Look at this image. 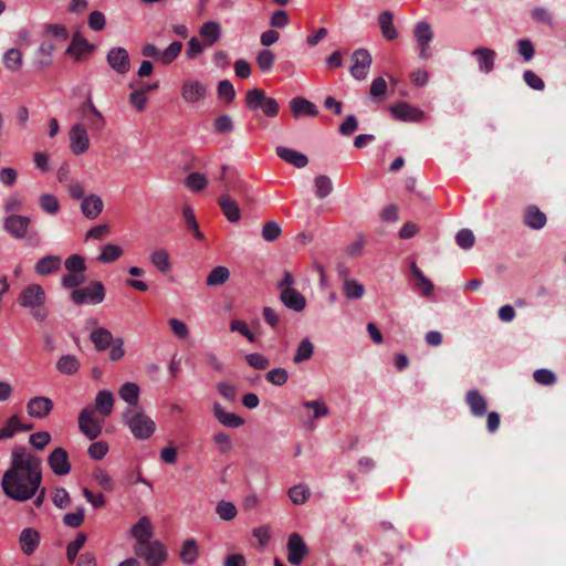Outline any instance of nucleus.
I'll use <instances>...</instances> for the list:
<instances>
[{"label": "nucleus", "mask_w": 566, "mask_h": 566, "mask_svg": "<svg viewBox=\"0 0 566 566\" xmlns=\"http://www.w3.org/2000/svg\"><path fill=\"white\" fill-rule=\"evenodd\" d=\"M42 481L41 459L24 447L17 446L11 452L10 468L1 481L3 493L11 500L25 502L38 493Z\"/></svg>", "instance_id": "obj_1"}, {"label": "nucleus", "mask_w": 566, "mask_h": 566, "mask_svg": "<svg viewBox=\"0 0 566 566\" xmlns=\"http://www.w3.org/2000/svg\"><path fill=\"white\" fill-rule=\"evenodd\" d=\"M123 421L137 440L149 439L156 430L155 421L144 412L143 408H126L123 412Z\"/></svg>", "instance_id": "obj_2"}, {"label": "nucleus", "mask_w": 566, "mask_h": 566, "mask_svg": "<svg viewBox=\"0 0 566 566\" xmlns=\"http://www.w3.org/2000/svg\"><path fill=\"white\" fill-rule=\"evenodd\" d=\"M31 219L18 213L8 214L3 220V230L13 239H25L27 244L38 247L41 238L36 231L29 232Z\"/></svg>", "instance_id": "obj_3"}, {"label": "nucleus", "mask_w": 566, "mask_h": 566, "mask_svg": "<svg viewBox=\"0 0 566 566\" xmlns=\"http://www.w3.org/2000/svg\"><path fill=\"white\" fill-rule=\"evenodd\" d=\"M245 106L249 111L256 113L261 111L266 117H276L280 113L279 102L266 95L265 91L259 87L249 90L244 98Z\"/></svg>", "instance_id": "obj_4"}, {"label": "nucleus", "mask_w": 566, "mask_h": 566, "mask_svg": "<svg viewBox=\"0 0 566 566\" xmlns=\"http://www.w3.org/2000/svg\"><path fill=\"white\" fill-rule=\"evenodd\" d=\"M105 298V287L99 281L91 282L88 285L73 290L70 300L76 304H99Z\"/></svg>", "instance_id": "obj_5"}, {"label": "nucleus", "mask_w": 566, "mask_h": 566, "mask_svg": "<svg viewBox=\"0 0 566 566\" xmlns=\"http://www.w3.org/2000/svg\"><path fill=\"white\" fill-rule=\"evenodd\" d=\"M135 553L146 564H164L168 556L166 546L159 541L136 545Z\"/></svg>", "instance_id": "obj_6"}, {"label": "nucleus", "mask_w": 566, "mask_h": 566, "mask_svg": "<svg viewBox=\"0 0 566 566\" xmlns=\"http://www.w3.org/2000/svg\"><path fill=\"white\" fill-rule=\"evenodd\" d=\"M46 294L40 284H29L19 294L18 303L23 308L42 307L45 304Z\"/></svg>", "instance_id": "obj_7"}, {"label": "nucleus", "mask_w": 566, "mask_h": 566, "mask_svg": "<svg viewBox=\"0 0 566 566\" xmlns=\"http://www.w3.org/2000/svg\"><path fill=\"white\" fill-rule=\"evenodd\" d=\"M78 428L90 440H95L102 433V421L94 417L92 407H85L78 415Z\"/></svg>", "instance_id": "obj_8"}, {"label": "nucleus", "mask_w": 566, "mask_h": 566, "mask_svg": "<svg viewBox=\"0 0 566 566\" xmlns=\"http://www.w3.org/2000/svg\"><path fill=\"white\" fill-rule=\"evenodd\" d=\"M180 94L187 104H196L206 98L207 85L199 80L187 78L181 85Z\"/></svg>", "instance_id": "obj_9"}, {"label": "nucleus", "mask_w": 566, "mask_h": 566, "mask_svg": "<svg viewBox=\"0 0 566 566\" xmlns=\"http://www.w3.org/2000/svg\"><path fill=\"white\" fill-rule=\"evenodd\" d=\"M95 46L91 44L80 32H75L71 39L69 46L65 50V54L80 62L85 56L92 54Z\"/></svg>", "instance_id": "obj_10"}, {"label": "nucleus", "mask_w": 566, "mask_h": 566, "mask_svg": "<svg viewBox=\"0 0 566 566\" xmlns=\"http://www.w3.org/2000/svg\"><path fill=\"white\" fill-rule=\"evenodd\" d=\"M352 60V76L358 81L365 80L373 62L370 53L366 49H358L354 51Z\"/></svg>", "instance_id": "obj_11"}, {"label": "nucleus", "mask_w": 566, "mask_h": 566, "mask_svg": "<svg viewBox=\"0 0 566 566\" xmlns=\"http://www.w3.org/2000/svg\"><path fill=\"white\" fill-rule=\"evenodd\" d=\"M48 464L55 475L63 476L71 472L72 465L67 451L62 448H55L48 457Z\"/></svg>", "instance_id": "obj_12"}, {"label": "nucleus", "mask_w": 566, "mask_h": 566, "mask_svg": "<svg viewBox=\"0 0 566 566\" xmlns=\"http://www.w3.org/2000/svg\"><path fill=\"white\" fill-rule=\"evenodd\" d=\"M392 117L401 122L418 123L424 117V113L406 102H399L389 107Z\"/></svg>", "instance_id": "obj_13"}, {"label": "nucleus", "mask_w": 566, "mask_h": 566, "mask_svg": "<svg viewBox=\"0 0 566 566\" xmlns=\"http://www.w3.org/2000/svg\"><path fill=\"white\" fill-rule=\"evenodd\" d=\"M107 64L118 74H126L130 70L128 51L122 46L112 48L106 54Z\"/></svg>", "instance_id": "obj_14"}, {"label": "nucleus", "mask_w": 566, "mask_h": 566, "mask_svg": "<svg viewBox=\"0 0 566 566\" xmlns=\"http://www.w3.org/2000/svg\"><path fill=\"white\" fill-rule=\"evenodd\" d=\"M287 560L292 565H300L308 554V548L300 534L293 533L287 539Z\"/></svg>", "instance_id": "obj_15"}, {"label": "nucleus", "mask_w": 566, "mask_h": 566, "mask_svg": "<svg viewBox=\"0 0 566 566\" xmlns=\"http://www.w3.org/2000/svg\"><path fill=\"white\" fill-rule=\"evenodd\" d=\"M53 401L49 397L36 396L31 398L27 403V412L31 418L43 419L53 410Z\"/></svg>", "instance_id": "obj_16"}, {"label": "nucleus", "mask_w": 566, "mask_h": 566, "mask_svg": "<svg viewBox=\"0 0 566 566\" xmlns=\"http://www.w3.org/2000/svg\"><path fill=\"white\" fill-rule=\"evenodd\" d=\"M90 147L86 128L82 124H75L70 129V148L74 155L84 154Z\"/></svg>", "instance_id": "obj_17"}, {"label": "nucleus", "mask_w": 566, "mask_h": 566, "mask_svg": "<svg viewBox=\"0 0 566 566\" xmlns=\"http://www.w3.org/2000/svg\"><path fill=\"white\" fill-rule=\"evenodd\" d=\"M289 107L294 118L316 117L318 115L317 106L303 96L293 97L289 102Z\"/></svg>", "instance_id": "obj_18"}, {"label": "nucleus", "mask_w": 566, "mask_h": 566, "mask_svg": "<svg viewBox=\"0 0 566 566\" xmlns=\"http://www.w3.org/2000/svg\"><path fill=\"white\" fill-rule=\"evenodd\" d=\"M62 258L56 254H49L39 259L34 264V272L38 275L46 276L60 272Z\"/></svg>", "instance_id": "obj_19"}, {"label": "nucleus", "mask_w": 566, "mask_h": 566, "mask_svg": "<svg viewBox=\"0 0 566 566\" xmlns=\"http://www.w3.org/2000/svg\"><path fill=\"white\" fill-rule=\"evenodd\" d=\"M547 222L546 214L535 205H528L523 211V223L533 230H541Z\"/></svg>", "instance_id": "obj_20"}, {"label": "nucleus", "mask_w": 566, "mask_h": 566, "mask_svg": "<svg viewBox=\"0 0 566 566\" xmlns=\"http://www.w3.org/2000/svg\"><path fill=\"white\" fill-rule=\"evenodd\" d=\"M40 533L32 527L23 528L19 536L20 548L23 554L32 555L40 545Z\"/></svg>", "instance_id": "obj_21"}, {"label": "nucleus", "mask_w": 566, "mask_h": 566, "mask_svg": "<svg viewBox=\"0 0 566 566\" xmlns=\"http://www.w3.org/2000/svg\"><path fill=\"white\" fill-rule=\"evenodd\" d=\"M476 59L480 72L489 74L494 70L496 52L492 49L480 46L472 51Z\"/></svg>", "instance_id": "obj_22"}, {"label": "nucleus", "mask_w": 566, "mask_h": 566, "mask_svg": "<svg viewBox=\"0 0 566 566\" xmlns=\"http://www.w3.org/2000/svg\"><path fill=\"white\" fill-rule=\"evenodd\" d=\"M275 153L279 158L296 168H304L308 164L307 156L295 149L277 146Z\"/></svg>", "instance_id": "obj_23"}, {"label": "nucleus", "mask_w": 566, "mask_h": 566, "mask_svg": "<svg viewBox=\"0 0 566 566\" xmlns=\"http://www.w3.org/2000/svg\"><path fill=\"white\" fill-rule=\"evenodd\" d=\"M218 205L228 221L235 223L241 220L239 205L231 196L224 193L218 198Z\"/></svg>", "instance_id": "obj_24"}, {"label": "nucleus", "mask_w": 566, "mask_h": 566, "mask_svg": "<svg viewBox=\"0 0 566 566\" xmlns=\"http://www.w3.org/2000/svg\"><path fill=\"white\" fill-rule=\"evenodd\" d=\"M465 402L475 417H483L488 410L485 397L476 389H471L465 395Z\"/></svg>", "instance_id": "obj_25"}, {"label": "nucleus", "mask_w": 566, "mask_h": 566, "mask_svg": "<svg viewBox=\"0 0 566 566\" xmlns=\"http://www.w3.org/2000/svg\"><path fill=\"white\" fill-rule=\"evenodd\" d=\"M377 21L380 32L387 41H395L398 38L399 33L394 25V13L391 11L386 10L379 13Z\"/></svg>", "instance_id": "obj_26"}, {"label": "nucleus", "mask_w": 566, "mask_h": 566, "mask_svg": "<svg viewBox=\"0 0 566 566\" xmlns=\"http://www.w3.org/2000/svg\"><path fill=\"white\" fill-rule=\"evenodd\" d=\"M213 416L227 428H239L244 424V419L242 417L232 412H227L219 402H214L213 405Z\"/></svg>", "instance_id": "obj_27"}, {"label": "nucleus", "mask_w": 566, "mask_h": 566, "mask_svg": "<svg viewBox=\"0 0 566 566\" xmlns=\"http://www.w3.org/2000/svg\"><path fill=\"white\" fill-rule=\"evenodd\" d=\"M280 298L286 307L295 312H301L306 306L305 297L295 289H283Z\"/></svg>", "instance_id": "obj_28"}, {"label": "nucleus", "mask_w": 566, "mask_h": 566, "mask_svg": "<svg viewBox=\"0 0 566 566\" xmlns=\"http://www.w3.org/2000/svg\"><path fill=\"white\" fill-rule=\"evenodd\" d=\"M132 535L136 538L137 545L151 542L153 525L147 516H142L138 522L132 527Z\"/></svg>", "instance_id": "obj_29"}, {"label": "nucleus", "mask_w": 566, "mask_h": 566, "mask_svg": "<svg viewBox=\"0 0 566 566\" xmlns=\"http://www.w3.org/2000/svg\"><path fill=\"white\" fill-rule=\"evenodd\" d=\"M103 207H104L103 200L97 195H90V196L83 198L82 203H81L82 213L87 219L97 218L101 214Z\"/></svg>", "instance_id": "obj_30"}, {"label": "nucleus", "mask_w": 566, "mask_h": 566, "mask_svg": "<svg viewBox=\"0 0 566 566\" xmlns=\"http://www.w3.org/2000/svg\"><path fill=\"white\" fill-rule=\"evenodd\" d=\"M199 557V545L195 538H187L181 544L179 558L185 565H193Z\"/></svg>", "instance_id": "obj_31"}, {"label": "nucleus", "mask_w": 566, "mask_h": 566, "mask_svg": "<svg viewBox=\"0 0 566 566\" xmlns=\"http://www.w3.org/2000/svg\"><path fill=\"white\" fill-rule=\"evenodd\" d=\"M410 270L415 279L413 287L423 296H430L433 292V283L428 277H426L423 272L417 266L416 263L411 264Z\"/></svg>", "instance_id": "obj_32"}, {"label": "nucleus", "mask_w": 566, "mask_h": 566, "mask_svg": "<svg viewBox=\"0 0 566 566\" xmlns=\"http://www.w3.org/2000/svg\"><path fill=\"white\" fill-rule=\"evenodd\" d=\"M90 339L97 352H104L114 342L112 333L105 327H97L91 332Z\"/></svg>", "instance_id": "obj_33"}, {"label": "nucleus", "mask_w": 566, "mask_h": 566, "mask_svg": "<svg viewBox=\"0 0 566 566\" xmlns=\"http://www.w3.org/2000/svg\"><path fill=\"white\" fill-rule=\"evenodd\" d=\"M139 394L140 389L135 382H125L118 390L120 399L128 403L127 408H142L138 406Z\"/></svg>", "instance_id": "obj_34"}, {"label": "nucleus", "mask_w": 566, "mask_h": 566, "mask_svg": "<svg viewBox=\"0 0 566 566\" xmlns=\"http://www.w3.org/2000/svg\"><path fill=\"white\" fill-rule=\"evenodd\" d=\"M199 33L203 38L206 45L211 46L220 40L221 27L216 21H208L200 27Z\"/></svg>", "instance_id": "obj_35"}, {"label": "nucleus", "mask_w": 566, "mask_h": 566, "mask_svg": "<svg viewBox=\"0 0 566 566\" xmlns=\"http://www.w3.org/2000/svg\"><path fill=\"white\" fill-rule=\"evenodd\" d=\"M114 396L108 390H101L95 397L96 410L103 416H109L114 408Z\"/></svg>", "instance_id": "obj_36"}, {"label": "nucleus", "mask_w": 566, "mask_h": 566, "mask_svg": "<svg viewBox=\"0 0 566 566\" xmlns=\"http://www.w3.org/2000/svg\"><path fill=\"white\" fill-rule=\"evenodd\" d=\"M182 216H184L185 226H186L187 230H189L192 233L195 239H197L199 241H203L205 234L199 229V223L196 219L193 209L190 206H184Z\"/></svg>", "instance_id": "obj_37"}, {"label": "nucleus", "mask_w": 566, "mask_h": 566, "mask_svg": "<svg viewBox=\"0 0 566 566\" xmlns=\"http://www.w3.org/2000/svg\"><path fill=\"white\" fill-rule=\"evenodd\" d=\"M149 260L151 264L164 274L171 270L170 256L165 249H157L151 252Z\"/></svg>", "instance_id": "obj_38"}, {"label": "nucleus", "mask_w": 566, "mask_h": 566, "mask_svg": "<svg viewBox=\"0 0 566 566\" xmlns=\"http://www.w3.org/2000/svg\"><path fill=\"white\" fill-rule=\"evenodd\" d=\"M3 64L7 70L18 72L22 67V52L17 48H11L3 54Z\"/></svg>", "instance_id": "obj_39"}, {"label": "nucleus", "mask_w": 566, "mask_h": 566, "mask_svg": "<svg viewBox=\"0 0 566 566\" xmlns=\"http://www.w3.org/2000/svg\"><path fill=\"white\" fill-rule=\"evenodd\" d=\"M343 294L348 300H359L365 294V287L357 280L345 279L343 283Z\"/></svg>", "instance_id": "obj_40"}, {"label": "nucleus", "mask_w": 566, "mask_h": 566, "mask_svg": "<svg viewBox=\"0 0 566 566\" xmlns=\"http://www.w3.org/2000/svg\"><path fill=\"white\" fill-rule=\"evenodd\" d=\"M56 369L64 375H74L80 369V361L74 355H63L56 363Z\"/></svg>", "instance_id": "obj_41"}, {"label": "nucleus", "mask_w": 566, "mask_h": 566, "mask_svg": "<svg viewBox=\"0 0 566 566\" xmlns=\"http://www.w3.org/2000/svg\"><path fill=\"white\" fill-rule=\"evenodd\" d=\"M230 277V271L228 268L219 265L211 270L208 274L206 284L208 286H217L224 284Z\"/></svg>", "instance_id": "obj_42"}, {"label": "nucleus", "mask_w": 566, "mask_h": 566, "mask_svg": "<svg viewBox=\"0 0 566 566\" xmlns=\"http://www.w3.org/2000/svg\"><path fill=\"white\" fill-rule=\"evenodd\" d=\"M83 117L86 120L91 130L102 132L104 129L105 119L95 106H92V112L84 111Z\"/></svg>", "instance_id": "obj_43"}, {"label": "nucleus", "mask_w": 566, "mask_h": 566, "mask_svg": "<svg viewBox=\"0 0 566 566\" xmlns=\"http://www.w3.org/2000/svg\"><path fill=\"white\" fill-rule=\"evenodd\" d=\"M123 255V249L116 244H105L102 248L101 254L97 256V261L101 263H112L118 260Z\"/></svg>", "instance_id": "obj_44"}, {"label": "nucleus", "mask_w": 566, "mask_h": 566, "mask_svg": "<svg viewBox=\"0 0 566 566\" xmlns=\"http://www.w3.org/2000/svg\"><path fill=\"white\" fill-rule=\"evenodd\" d=\"M40 208L48 214L54 216L60 211L59 199L51 193H42L39 197Z\"/></svg>", "instance_id": "obj_45"}, {"label": "nucleus", "mask_w": 566, "mask_h": 566, "mask_svg": "<svg viewBox=\"0 0 566 566\" xmlns=\"http://www.w3.org/2000/svg\"><path fill=\"white\" fill-rule=\"evenodd\" d=\"M86 539H87L86 534L81 532L76 535L74 541H72L71 543L67 544L66 558H67L69 563L73 564L75 562L76 556H77L78 552L81 551V548L86 543Z\"/></svg>", "instance_id": "obj_46"}, {"label": "nucleus", "mask_w": 566, "mask_h": 566, "mask_svg": "<svg viewBox=\"0 0 566 566\" xmlns=\"http://www.w3.org/2000/svg\"><path fill=\"white\" fill-rule=\"evenodd\" d=\"M315 195L319 199H324L333 191V184L328 176L319 175L314 179Z\"/></svg>", "instance_id": "obj_47"}, {"label": "nucleus", "mask_w": 566, "mask_h": 566, "mask_svg": "<svg viewBox=\"0 0 566 566\" xmlns=\"http://www.w3.org/2000/svg\"><path fill=\"white\" fill-rule=\"evenodd\" d=\"M64 268L67 272L78 273L82 275L86 272L85 259L80 254H71L64 261Z\"/></svg>", "instance_id": "obj_48"}, {"label": "nucleus", "mask_w": 566, "mask_h": 566, "mask_svg": "<svg viewBox=\"0 0 566 566\" xmlns=\"http://www.w3.org/2000/svg\"><path fill=\"white\" fill-rule=\"evenodd\" d=\"M314 353V346L308 338H304L297 346L296 353L293 357L295 364L308 360Z\"/></svg>", "instance_id": "obj_49"}, {"label": "nucleus", "mask_w": 566, "mask_h": 566, "mask_svg": "<svg viewBox=\"0 0 566 566\" xmlns=\"http://www.w3.org/2000/svg\"><path fill=\"white\" fill-rule=\"evenodd\" d=\"M182 50V43L180 41H174L168 48H166L163 52L160 51L159 62L167 65L174 62Z\"/></svg>", "instance_id": "obj_50"}, {"label": "nucleus", "mask_w": 566, "mask_h": 566, "mask_svg": "<svg viewBox=\"0 0 566 566\" xmlns=\"http://www.w3.org/2000/svg\"><path fill=\"white\" fill-rule=\"evenodd\" d=\"M185 185L192 191H201L208 185L207 177L201 172H191L185 179Z\"/></svg>", "instance_id": "obj_51"}, {"label": "nucleus", "mask_w": 566, "mask_h": 566, "mask_svg": "<svg viewBox=\"0 0 566 566\" xmlns=\"http://www.w3.org/2000/svg\"><path fill=\"white\" fill-rule=\"evenodd\" d=\"M256 64L261 72L268 73L272 70L275 55L271 50H261L256 55Z\"/></svg>", "instance_id": "obj_52"}, {"label": "nucleus", "mask_w": 566, "mask_h": 566, "mask_svg": "<svg viewBox=\"0 0 566 566\" xmlns=\"http://www.w3.org/2000/svg\"><path fill=\"white\" fill-rule=\"evenodd\" d=\"M86 280L85 273L80 275L78 273L67 272L62 275L61 284L66 290H76Z\"/></svg>", "instance_id": "obj_53"}, {"label": "nucleus", "mask_w": 566, "mask_h": 566, "mask_svg": "<svg viewBox=\"0 0 566 566\" xmlns=\"http://www.w3.org/2000/svg\"><path fill=\"white\" fill-rule=\"evenodd\" d=\"M19 416H11L6 423L0 428V440L12 438L19 431Z\"/></svg>", "instance_id": "obj_54"}, {"label": "nucleus", "mask_w": 566, "mask_h": 566, "mask_svg": "<svg viewBox=\"0 0 566 566\" xmlns=\"http://www.w3.org/2000/svg\"><path fill=\"white\" fill-rule=\"evenodd\" d=\"M310 496V489L305 484H297L289 490V497L294 504H303Z\"/></svg>", "instance_id": "obj_55"}, {"label": "nucleus", "mask_w": 566, "mask_h": 566, "mask_svg": "<svg viewBox=\"0 0 566 566\" xmlns=\"http://www.w3.org/2000/svg\"><path fill=\"white\" fill-rule=\"evenodd\" d=\"M216 512L223 521H232L238 514L235 505L223 500L217 504Z\"/></svg>", "instance_id": "obj_56"}, {"label": "nucleus", "mask_w": 566, "mask_h": 566, "mask_svg": "<svg viewBox=\"0 0 566 566\" xmlns=\"http://www.w3.org/2000/svg\"><path fill=\"white\" fill-rule=\"evenodd\" d=\"M93 479L104 491L111 492L114 490V481L105 470L101 468L94 470Z\"/></svg>", "instance_id": "obj_57"}, {"label": "nucleus", "mask_w": 566, "mask_h": 566, "mask_svg": "<svg viewBox=\"0 0 566 566\" xmlns=\"http://www.w3.org/2000/svg\"><path fill=\"white\" fill-rule=\"evenodd\" d=\"M265 379L274 386H283L289 379L285 368H273L265 374Z\"/></svg>", "instance_id": "obj_58"}, {"label": "nucleus", "mask_w": 566, "mask_h": 566, "mask_svg": "<svg viewBox=\"0 0 566 566\" xmlns=\"http://www.w3.org/2000/svg\"><path fill=\"white\" fill-rule=\"evenodd\" d=\"M44 32L59 41H66L69 39V31L65 25L57 23H46L43 27Z\"/></svg>", "instance_id": "obj_59"}, {"label": "nucleus", "mask_w": 566, "mask_h": 566, "mask_svg": "<svg viewBox=\"0 0 566 566\" xmlns=\"http://www.w3.org/2000/svg\"><path fill=\"white\" fill-rule=\"evenodd\" d=\"M413 35L417 40V43L418 42H424V43L431 42L432 38H433V33H432L430 24L427 22H423V21L417 23V25L415 27V30H413Z\"/></svg>", "instance_id": "obj_60"}, {"label": "nucleus", "mask_w": 566, "mask_h": 566, "mask_svg": "<svg viewBox=\"0 0 566 566\" xmlns=\"http://www.w3.org/2000/svg\"><path fill=\"white\" fill-rule=\"evenodd\" d=\"M213 127L216 133L218 134H228L233 130L234 125L229 115L222 114L216 117V119L213 120Z\"/></svg>", "instance_id": "obj_61"}, {"label": "nucleus", "mask_w": 566, "mask_h": 566, "mask_svg": "<svg viewBox=\"0 0 566 566\" xmlns=\"http://www.w3.org/2000/svg\"><path fill=\"white\" fill-rule=\"evenodd\" d=\"M457 244L464 250L471 249L475 243V237L469 229H461L455 235Z\"/></svg>", "instance_id": "obj_62"}, {"label": "nucleus", "mask_w": 566, "mask_h": 566, "mask_svg": "<svg viewBox=\"0 0 566 566\" xmlns=\"http://www.w3.org/2000/svg\"><path fill=\"white\" fill-rule=\"evenodd\" d=\"M51 442L48 431H38L29 437V443L36 450H43Z\"/></svg>", "instance_id": "obj_63"}, {"label": "nucleus", "mask_w": 566, "mask_h": 566, "mask_svg": "<svg viewBox=\"0 0 566 566\" xmlns=\"http://www.w3.org/2000/svg\"><path fill=\"white\" fill-rule=\"evenodd\" d=\"M282 230L277 222L269 221L262 228V238L268 242H273L281 235Z\"/></svg>", "instance_id": "obj_64"}]
</instances>
